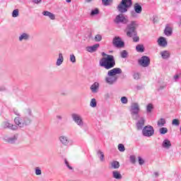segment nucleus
<instances>
[{
    "mask_svg": "<svg viewBox=\"0 0 181 181\" xmlns=\"http://www.w3.org/2000/svg\"><path fill=\"white\" fill-rule=\"evenodd\" d=\"M33 114L32 113V110L26 109L25 111V117H16L14 119L15 124L18 125L20 128H23L24 127H28L32 122V117Z\"/></svg>",
    "mask_w": 181,
    "mask_h": 181,
    "instance_id": "f257e3e1",
    "label": "nucleus"
},
{
    "mask_svg": "<svg viewBox=\"0 0 181 181\" xmlns=\"http://www.w3.org/2000/svg\"><path fill=\"white\" fill-rule=\"evenodd\" d=\"M102 56H106V57H103L100 60L99 64L100 67H104L106 70H110V69L115 67V59H114V56L107 54L105 52H103Z\"/></svg>",
    "mask_w": 181,
    "mask_h": 181,
    "instance_id": "f03ea898",
    "label": "nucleus"
},
{
    "mask_svg": "<svg viewBox=\"0 0 181 181\" xmlns=\"http://www.w3.org/2000/svg\"><path fill=\"white\" fill-rule=\"evenodd\" d=\"M122 69L120 68H114L107 71V76L105 78V81L109 86L115 84V82L118 81V76L117 74H121Z\"/></svg>",
    "mask_w": 181,
    "mask_h": 181,
    "instance_id": "7ed1b4c3",
    "label": "nucleus"
},
{
    "mask_svg": "<svg viewBox=\"0 0 181 181\" xmlns=\"http://www.w3.org/2000/svg\"><path fill=\"white\" fill-rule=\"evenodd\" d=\"M136 28H138L136 21H132L126 28L127 36L133 37V42L135 43L139 42V37H137Z\"/></svg>",
    "mask_w": 181,
    "mask_h": 181,
    "instance_id": "20e7f679",
    "label": "nucleus"
},
{
    "mask_svg": "<svg viewBox=\"0 0 181 181\" xmlns=\"http://www.w3.org/2000/svg\"><path fill=\"white\" fill-rule=\"evenodd\" d=\"M131 6H132V0H122L117 6V10L120 13H125Z\"/></svg>",
    "mask_w": 181,
    "mask_h": 181,
    "instance_id": "39448f33",
    "label": "nucleus"
},
{
    "mask_svg": "<svg viewBox=\"0 0 181 181\" xmlns=\"http://www.w3.org/2000/svg\"><path fill=\"white\" fill-rule=\"evenodd\" d=\"M141 111V107L139 103H133L130 107V113L133 119H139V112Z\"/></svg>",
    "mask_w": 181,
    "mask_h": 181,
    "instance_id": "423d86ee",
    "label": "nucleus"
},
{
    "mask_svg": "<svg viewBox=\"0 0 181 181\" xmlns=\"http://www.w3.org/2000/svg\"><path fill=\"white\" fill-rule=\"evenodd\" d=\"M71 118L73 121H74L75 124L80 127V128H83L84 127V122L83 121V117L81 115L77 113H73L71 115Z\"/></svg>",
    "mask_w": 181,
    "mask_h": 181,
    "instance_id": "0eeeda50",
    "label": "nucleus"
},
{
    "mask_svg": "<svg viewBox=\"0 0 181 181\" xmlns=\"http://www.w3.org/2000/svg\"><path fill=\"white\" fill-rule=\"evenodd\" d=\"M114 22L117 25H119V23H122L123 25H127V23L129 22V20H128V18L125 17L124 14L120 13L115 17Z\"/></svg>",
    "mask_w": 181,
    "mask_h": 181,
    "instance_id": "6e6552de",
    "label": "nucleus"
},
{
    "mask_svg": "<svg viewBox=\"0 0 181 181\" xmlns=\"http://www.w3.org/2000/svg\"><path fill=\"white\" fill-rule=\"evenodd\" d=\"M142 134L144 136H152L153 134H155V129H153V127L151 125H147L143 128Z\"/></svg>",
    "mask_w": 181,
    "mask_h": 181,
    "instance_id": "1a4fd4ad",
    "label": "nucleus"
},
{
    "mask_svg": "<svg viewBox=\"0 0 181 181\" xmlns=\"http://www.w3.org/2000/svg\"><path fill=\"white\" fill-rule=\"evenodd\" d=\"M138 63L141 67H148L151 64V59L148 56H143L139 59Z\"/></svg>",
    "mask_w": 181,
    "mask_h": 181,
    "instance_id": "9d476101",
    "label": "nucleus"
},
{
    "mask_svg": "<svg viewBox=\"0 0 181 181\" xmlns=\"http://www.w3.org/2000/svg\"><path fill=\"white\" fill-rule=\"evenodd\" d=\"M18 138H19V134H15L11 136H4V141H5V142H7L8 144H16Z\"/></svg>",
    "mask_w": 181,
    "mask_h": 181,
    "instance_id": "9b49d317",
    "label": "nucleus"
},
{
    "mask_svg": "<svg viewBox=\"0 0 181 181\" xmlns=\"http://www.w3.org/2000/svg\"><path fill=\"white\" fill-rule=\"evenodd\" d=\"M112 43L115 47H124L125 46V44L121 40V37H115L113 39Z\"/></svg>",
    "mask_w": 181,
    "mask_h": 181,
    "instance_id": "f8f14e48",
    "label": "nucleus"
},
{
    "mask_svg": "<svg viewBox=\"0 0 181 181\" xmlns=\"http://www.w3.org/2000/svg\"><path fill=\"white\" fill-rule=\"evenodd\" d=\"M59 141L64 146H69L70 144V139L67 136L62 135L59 137Z\"/></svg>",
    "mask_w": 181,
    "mask_h": 181,
    "instance_id": "ddd939ff",
    "label": "nucleus"
},
{
    "mask_svg": "<svg viewBox=\"0 0 181 181\" xmlns=\"http://www.w3.org/2000/svg\"><path fill=\"white\" fill-rule=\"evenodd\" d=\"M139 119L136 122V128L138 131H141V129H144V126L145 125V117H139Z\"/></svg>",
    "mask_w": 181,
    "mask_h": 181,
    "instance_id": "4468645a",
    "label": "nucleus"
},
{
    "mask_svg": "<svg viewBox=\"0 0 181 181\" xmlns=\"http://www.w3.org/2000/svg\"><path fill=\"white\" fill-rule=\"evenodd\" d=\"M100 47V44H95L93 46H89L86 47L87 52L89 53H94V52H97V49Z\"/></svg>",
    "mask_w": 181,
    "mask_h": 181,
    "instance_id": "2eb2a0df",
    "label": "nucleus"
},
{
    "mask_svg": "<svg viewBox=\"0 0 181 181\" xmlns=\"http://www.w3.org/2000/svg\"><path fill=\"white\" fill-rule=\"evenodd\" d=\"M162 146L164 148V149H170V148L172 146V143H170V140L165 139L163 140L162 143Z\"/></svg>",
    "mask_w": 181,
    "mask_h": 181,
    "instance_id": "dca6fc26",
    "label": "nucleus"
},
{
    "mask_svg": "<svg viewBox=\"0 0 181 181\" xmlns=\"http://www.w3.org/2000/svg\"><path fill=\"white\" fill-rule=\"evenodd\" d=\"M158 43L159 46H162L163 47L168 46V41H166V38L163 37H160L158 38Z\"/></svg>",
    "mask_w": 181,
    "mask_h": 181,
    "instance_id": "f3484780",
    "label": "nucleus"
},
{
    "mask_svg": "<svg viewBox=\"0 0 181 181\" xmlns=\"http://www.w3.org/2000/svg\"><path fill=\"white\" fill-rule=\"evenodd\" d=\"M42 15L44 16H47L52 21H54L56 19V16H54V14H53V13H51V12H49L48 11H44L42 12Z\"/></svg>",
    "mask_w": 181,
    "mask_h": 181,
    "instance_id": "a211bd4d",
    "label": "nucleus"
},
{
    "mask_svg": "<svg viewBox=\"0 0 181 181\" xmlns=\"http://www.w3.org/2000/svg\"><path fill=\"white\" fill-rule=\"evenodd\" d=\"M99 88H100V83H98V82H95L90 86V90L93 93H98Z\"/></svg>",
    "mask_w": 181,
    "mask_h": 181,
    "instance_id": "6ab92c4d",
    "label": "nucleus"
},
{
    "mask_svg": "<svg viewBox=\"0 0 181 181\" xmlns=\"http://www.w3.org/2000/svg\"><path fill=\"white\" fill-rule=\"evenodd\" d=\"M134 12H136V13H138V15H140V13H142V6L140 5L138 3H136L134 5Z\"/></svg>",
    "mask_w": 181,
    "mask_h": 181,
    "instance_id": "aec40b11",
    "label": "nucleus"
},
{
    "mask_svg": "<svg viewBox=\"0 0 181 181\" xmlns=\"http://www.w3.org/2000/svg\"><path fill=\"white\" fill-rule=\"evenodd\" d=\"M29 39H30V35L29 34L25 33L21 34L18 37L19 42H22L23 40H25V41L29 40Z\"/></svg>",
    "mask_w": 181,
    "mask_h": 181,
    "instance_id": "412c9836",
    "label": "nucleus"
},
{
    "mask_svg": "<svg viewBox=\"0 0 181 181\" xmlns=\"http://www.w3.org/2000/svg\"><path fill=\"white\" fill-rule=\"evenodd\" d=\"M3 127L4 128H8L9 129H16V128H18V127H16V125L15 124H12L8 122H4L3 124Z\"/></svg>",
    "mask_w": 181,
    "mask_h": 181,
    "instance_id": "4be33fe9",
    "label": "nucleus"
},
{
    "mask_svg": "<svg viewBox=\"0 0 181 181\" xmlns=\"http://www.w3.org/2000/svg\"><path fill=\"white\" fill-rule=\"evenodd\" d=\"M162 59H163L164 60H168V59H169V57H170V53L169 52V51H163L160 53Z\"/></svg>",
    "mask_w": 181,
    "mask_h": 181,
    "instance_id": "5701e85b",
    "label": "nucleus"
},
{
    "mask_svg": "<svg viewBox=\"0 0 181 181\" xmlns=\"http://www.w3.org/2000/svg\"><path fill=\"white\" fill-rule=\"evenodd\" d=\"M172 33H173V30H172V28L166 25L164 30V34L165 36H172Z\"/></svg>",
    "mask_w": 181,
    "mask_h": 181,
    "instance_id": "b1692460",
    "label": "nucleus"
},
{
    "mask_svg": "<svg viewBox=\"0 0 181 181\" xmlns=\"http://www.w3.org/2000/svg\"><path fill=\"white\" fill-rule=\"evenodd\" d=\"M112 175L115 179H117V180H121L122 179V175L119 171L115 170L112 172Z\"/></svg>",
    "mask_w": 181,
    "mask_h": 181,
    "instance_id": "393cba45",
    "label": "nucleus"
},
{
    "mask_svg": "<svg viewBox=\"0 0 181 181\" xmlns=\"http://www.w3.org/2000/svg\"><path fill=\"white\" fill-rule=\"evenodd\" d=\"M64 61V58L63 57V54L59 53V58L57 60V66H62L63 64V62Z\"/></svg>",
    "mask_w": 181,
    "mask_h": 181,
    "instance_id": "a878e982",
    "label": "nucleus"
},
{
    "mask_svg": "<svg viewBox=\"0 0 181 181\" xmlns=\"http://www.w3.org/2000/svg\"><path fill=\"white\" fill-rule=\"evenodd\" d=\"M110 169H119V162L118 161H112L110 163Z\"/></svg>",
    "mask_w": 181,
    "mask_h": 181,
    "instance_id": "bb28decb",
    "label": "nucleus"
},
{
    "mask_svg": "<svg viewBox=\"0 0 181 181\" xmlns=\"http://www.w3.org/2000/svg\"><path fill=\"white\" fill-rule=\"evenodd\" d=\"M97 155H98V157L100 158V162H105V161L104 152L101 151V150H98L97 151Z\"/></svg>",
    "mask_w": 181,
    "mask_h": 181,
    "instance_id": "cd10ccee",
    "label": "nucleus"
},
{
    "mask_svg": "<svg viewBox=\"0 0 181 181\" xmlns=\"http://www.w3.org/2000/svg\"><path fill=\"white\" fill-rule=\"evenodd\" d=\"M166 124V119L163 118H160L157 121V125L160 128H162V127H165V124Z\"/></svg>",
    "mask_w": 181,
    "mask_h": 181,
    "instance_id": "c85d7f7f",
    "label": "nucleus"
},
{
    "mask_svg": "<svg viewBox=\"0 0 181 181\" xmlns=\"http://www.w3.org/2000/svg\"><path fill=\"white\" fill-rule=\"evenodd\" d=\"M136 50L139 53H144V52H145V47H144V45H138L136 46Z\"/></svg>",
    "mask_w": 181,
    "mask_h": 181,
    "instance_id": "c756f323",
    "label": "nucleus"
},
{
    "mask_svg": "<svg viewBox=\"0 0 181 181\" xmlns=\"http://www.w3.org/2000/svg\"><path fill=\"white\" fill-rule=\"evenodd\" d=\"M90 106L92 107V108H95V107H97V100H95V98L90 100Z\"/></svg>",
    "mask_w": 181,
    "mask_h": 181,
    "instance_id": "7c9ffc66",
    "label": "nucleus"
},
{
    "mask_svg": "<svg viewBox=\"0 0 181 181\" xmlns=\"http://www.w3.org/2000/svg\"><path fill=\"white\" fill-rule=\"evenodd\" d=\"M159 132L161 135H165V134H168V128L166 127H161L159 129Z\"/></svg>",
    "mask_w": 181,
    "mask_h": 181,
    "instance_id": "2f4dec72",
    "label": "nucleus"
},
{
    "mask_svg": "<svg viewBox=\"0 0 181 181\" xmlns=\"http://www.w3.org/2000/svg\"><path fill=\"white\" fill-rule=\"evenodd\" d=\"M153 110V105H152V103H149L148 105H147L146 106L147 112H152Z\"/></svg>",
    "mask_w": 181,
    "mask_h": 181,
    "instance_id": "473e14b6",
    "label": "nucleus"
},
{
    "mask_svg": "<svg viewBox=\"0 0 181 181\" xmlns=\"http://www.w3.org/2000/svg\"><path fill=\"white\" fill-rule=\"evenodd\" d=\"M13 18H18L19 16V10L15 9L12 13Z\"/></svg>",
    "mask_w": 181,
    "mask_h": 181,
    "instance_id": "72a5a7b5",
    "label": "nucleus"
},
{
    "mask_svg": "<svg viewBox=\"0 0 181 181\" xmlns=\"http://www.w3.org/2000/svg\"><path fill=\"white\" fill-rule=\"evenodd\" d=\"M121 57L122 59H127V57H128V52H127V50H123L121 53Z\"/></svg>",
    "mask_w": 181,
    "mask_h": 181,
    "instance_id": "f704fd0d",
    "label": "nucleus"
},
{
    "mask_svg": "<svg viewBox=\"0 0 181 181\" xmlns=\"http://www.w3.org/2000/svg\"><path fill=\"white\" fill-rule=\"evenodd\" d=\"M100 13V10L98 8H95L94 10H92L90 12L91 16H94L95 15H98Z\"/></svg>",
    "mask_w": 181,
    "mask_h": 181,
    "instance_id": "c9c22d12",
    "label": "nucleus"
},
{
    "mask_svg": "<svg viewBox=\"0 0 181 181\" xmlns=\"http://www.w3.org/2000/svg\"><path fill=\"white\" fill-rule=\"evenodd\" d=\"M101 40H103V36H101V35L98 34L95 36V42H101Z\"/></svg>",
    "mask_w": 181,
    "mask_h": 181,
    "instance_id": "e433bc0d",
    "label": "nucleus"
},
{
    "mask_svg": "<svg viewBox=\"0 0 181 181\" xmlns=\"http://www.w3.org/2000/svg\"><path fill=\"white\" fill-rule=\"evenodd\" d=\"M172 124L173 125H175V127H179L180 125V121L178 119H174Z\"/></svg>",
    "mask_w": 181,
    "mask_h": 181,
    "instance_id": "4c0bfd02",
    "label": "nucleus"
},
{
    "mask_svg": "<svg viewBox=\"0 0 181 181\" xmlns=\"http://www.w3.org/2000/svg\"><path fill=\"white\" fill-rule=\"evenodd\" d=\"M118 149L119 152H124L125 151V146H124V144H119L118 145Z\"/></svg>",
    "mask_w": 181,
    "mask_h": 181,
    "instance_id": "58836bf2",
    "label": "nucleus"
},
{
    "mask_svg": "<svg viewBox=\"0 0 181 181\" xmlns=\"http://www.w3.org/2000/svg\"><path fill=\"white\" fill-rule=\"evenodd\" d=\"M111 2H112V0H102V3L105 6H108Z\"/></svg>",
    "mask_w": 181,
    "mask_h": 181,
    "instance_id": "ea45409f",
    "label": "nucleus"
},
{
    "mask_svg": "<svg viewBox=\"0 0 181 181\" xmlns=\"http://www.w3.org/2000/svg\"><path fill=\"white\" fill-rule=\"evenodd\" d=\"M122 104H128V98L125 96H123L120 99Z\"/></svg>",
    "mask_w": 181,
    "mask_h": 181,
    "instance_id": "a19ab883",
    "label": "nucleus"
},
{
    "mask_svg": "<svg viewBox=\"0 0 181 181\" xmlns=\"http://www.w3.org/2000/svg\"><path fill=\"white\" fill-rule=\"evenodd\" d=\"M35 175H37V176H40V175H42V170H40L39 167L35 168Z\"/></svg>",
    "mask_w": 181,
    "mask_h": 181,
    "instance_id": "79ce46f5",
    "label": "nucleus"
},
{
    "mask_svg": "<svg viewBox=\"0 0 181 181\" xmlns=\"http://www.w3.org/2000/svg\"><path fill=\"white\" fill-rule=\"evenodd\" d=\"M70 62L71 63H76V56H74V54H70Z\"/></svg>",
    "mask_w": 181,
    "mask_h": 181,
    "instance_id": "37998d69",
    "label": "nucleus"
},
{
    "mask_svg": "<svg viewBox=\"0 0 181 181\" xmlns=\"http://www.w3.org/2000/svg\"><path fill=\"white\" fill-rule=\"evenodd\" d=\"M133 77H134V80H139V77H140L139 73H138V72L134 73L133 74Z\"/></svg>",
    "mask_w": 181,
    "mask_h": 181,
    "instance_id": "c03bdc74",
    "label": "nucleus"
},
{
    "mask_svg": "<svg viewBox=\"0 0 181 181\" xmlns=\"http://www.w3.org/2000/svg\"><path fill=\"white\" fill-rule=\"evenodd\" d=\"M131 16L132 18H138V13H136V11H132Z\"/></svg>",
    "mask_w": 181,
    "mask_h": 181,
    "instance_id": "a18cd8bd",
    "label": "nucleus"
},
{
    "mask_svg": "<svg viewBox=\"0 0 181 181\" xmlns=\"http://www.w3.org/2000/svg\"><path fill=\"white\" fill-rule=\"evenodd\" d=\"M130 162L131 163H135L136 162L135 156H130Z\"/></svg>",
    "mask_w": 181,
    "mask_h": 181,
    "instance_id": "49530a36",
    "label": "nucleus"
},
{
    "mask_svg": "<svg viewBox=\"0 0 181 181\" xmlns=\"http://www.w3.org/2000/svg\"><path fill=\"white\" fill-rule=\"evenodd\" d=\"M138 159L139 165H144V163H145V160L142 159V158H141L140 156L138 157Z\"/></svg>",
    "mask_w": 181,
    "mask_h": 181,
    "instance_id": "de8ad7c7",
    "label": "nucleus"
},
{
    "mask_svg": "<svg viewBox=\"0 0 181 181\" xmlns=\"http://www.w3.org/2000/svg\"><path fill=\"white\" fill-rule=\"evenodd\" d=\"M180 78V74H176L175 76H174L173 80L174 81H177V80H179Z\"/></svg>",
    "mask_w": 181,
    "mask_h": 181,
    "instance_id": "09e8293b",
    "label": "nucleus"
},
{
    "mask_svg": "<svg viewBox=\"0 0 181 181\" xmlns=\"http://www.w3.org/2000/svg\"><path fill=\"white\" fill-rule=\"evenodd\" d=\"M13 112H14V114H15L16 115H18V117L21 116V113L19 112V110H14Z\"/></svg>",
    "mask_w": 181,
    "mask_h": 181,
    "instance_id": "8fccbe9b",
    "label": "nucleus"
},
{
    "mask_svg": "<svg viewBox=\"0 0 181 181\" xmlns=\"http://www.w3.org/2000/svg\"><path fill=\"white\" fill-rule=\"evenodd\" d=\"M34 4H40L42 2V0H32Z\"/></svg>",
    "mask_w": 181,
    "mask_h": 181,
    "instance_id": "3c124183",
    "label": "nucleus"
},
{
    "mask_svg": "<svg viewBox=\"0 0 181 181\" xmlns=\"http://www.w3.org/2000/svg\"><path fill=\"white\" fill-rule=\"evenodd\" d=\"M56 118L57 119H59V120L63 119V117L61 115H57Z\"/></svg>",
    "mask_w": 181,
    "mask_h": 181,
    "instance_id": "603ef678",
    "label": "nucleus"
},
{
    "mask_svg": "<svg viewBox=\"0 0 181 181\" xmlns=\"http://www.w3.org/2000/svg\"><path fill=\"white\" fill-rule=\"evenodd\" d=\"M68 168H69L70 170H73V167L70 166L69 164H68V165H66Z\"/></svg>",
    "mask_w": 181,
    "mask_h": 181,
    "instance_id": "864d4df0",
    "label": "nucleus"
},
{
    "mask_svg": "<svg viewBox=\"0 0 181 181\" xmlns=\"http://www.w3.org/2000/svg\"><path fill=\"white\" fill-rule=\"evenodd\" d=\"M154 175H155L156 177H158V176H159V173L155 172Z\"/></svg>",
    "mask_w": 181,
    "mask_h": 181,
    "instance_id": "5fc2aeb1",
    "label": "nucleus"
},
{
    "mask_svg": "<svg viewBox=\"0 0 181 181\" xmlns=\"http://www.w3.org/2000/svg\"><path fill=\"white\" fill-rule=\"evenodd\" d=\"M66 166H69V161L66 159L64 160Z\"/></svg>",
    "mask_w": 181,
    "mask_h": 181,
    "instance_id": "6e6d98bb",
    "label": "nucleus"
},
{
    "mask_svg": "<svg viewBox=\"0 0 181 181\" xmlns=\"http://www.w3.org/2000/svg\"><path fill=\"white\" fill-rule=\"evenodd\" d=\"M66 2H67V4H70V2H71V0H66Z\"/></svg>",
    "mask_w": 181,
    "mask_h": 181,
    "instance_id": "4d7b16f0",
    "label": "nucleus"
},
{
    "mask_svg": "<svg viewBox=\"0 0 181 181\" xmlns=\"http://www.w3.org/2000/svg\"><path fill=\"white\" fill-rule=\"evenodd\" d=\"M141 86H136V90H141Z\"/></svg>",
    "mask_w": 181,
    "mask_h": 181,
    "instance_id": "13d9d810",
    "label": "nucleus"
},
{
    "mask_svg": "<svg viewBox=\"0 0 181 181\" xmlns=\"http://www.w3.org/2000/svg\"><path fill=\"white\" fill-rule=\"evenodd\" d=\"M93 0H86V2H91Z\"/></svg>",
    "mask_w": 181,
    "mask_h": 181,
    "instance_id": "bf43d9fd",
    "label": "nucleus"
},
{
    "mask_svg": "<svg viewBox=\"0 0 181 181\" xmlns=\"http://www.w3.org/2000/svg\"><path fill=\"white\" fill-rule=\"evenodd\" d=\"M165 88V86H160V90H163Z\"/></svg>",
    "mask_w": 181,
    "mask_h": 181,
    "instance_id": "052dcab7",
    "label": "nucleus"
}]
</instances>
